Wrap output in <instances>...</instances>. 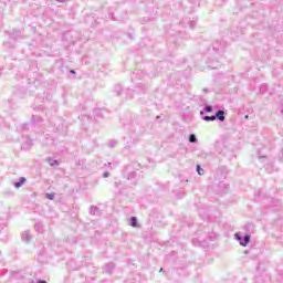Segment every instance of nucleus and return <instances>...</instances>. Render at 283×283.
I'll return each mask as SVG.
<instances>
[{
  "instance_id": "f257e3e1",
  "label": "nucleus",
  "mask_w": 283,
  "mask_h": 283,
  "mask_svg": "<svg viewBox=\"0 0 283 283\" xmlns=\"http://www.w3.org/2000/svg\"><path fill=\"white\" fill-rule=\"evenodd\" d=\"M235 240H238L239 244L241 247H248L249 245V242H251V234H240V233H237L235 234Z\"/></svg>"
},
{
  "instance_id": "f03ea898",
  "label": "nucleus",
  "mask_w": 283,
  "mask_h": 283,
  "mask_svg": "<svg viewBox=\"0 0 283 283\" xmlns=\"http://www.w3.org/2000/svg\"><path fill=\"white\" fill-rule=\"evenodd\" d=\"M148 74L143 72V71H137V72H133L132 74V81H134V78H138V80H143V78H147ZM150 78L156 77V73H151Z\"/></svg>"
},
{
  "instance_id": "7ed1b4c3",
  "label": "nucleus",
  "mask_w": 283,
  "mask_h": 283,
  "mask_svg": "<svg viewBox=\"0 0 283 283\" xmlns=\"http://www.w3.org/2000/svg\"><path fill=\"white\" fill-rule=\"evenodd\" d=\"M147 90V87L140 83H138L135 87V90L128 88L127 92L128 94H130V98H134V92H136L137 94H145V91Z\"/></svg>"
},
{
  "instance_id": "20e7f679",
  "label": "nucleus",
  "mask_w": 283,
  "mask_h": 283,
  "mask_svg": "<svg viewBox=\"0 0 283 283\" xmlns=\"http://www.w3.org/2000/svg\"><path fill=\"white\" fill-rule=\"evenodd\" d=\"M227 113H224L223 109H219L216 112L214 116V120H220V123H224V120H227Z\"/></svg>"
},
{
  "instance_id": "39448f33",
  "label": "nucleus",
  "mask_w": 283,
  "mask_h": 283,
  "mask_svg": "<svg viewBox=\"0 0 283 283\" xmlns=\"http://www.w3.org/2000/svg\"><path fill=\"white\" fill-rule=\"evenodd\" d=\"M124 129L130 132V134H136V124L134 122H128L124 124Z\"/></svg>"
},
{
  "instance_id": "423d86ee",
  "label": "nucleus",
  "mask_w": 283,
  "mask_h": 283,
  "mask_svg": "<svg viewBox=\"0 0 283 283\" xmlns=\"http://www.w3.org/2000/svg\"><path fill=\"white\" fill-rule=\"evenodd\" d=\"M25 182H28V179H25V177H20L19 180L13 184V187H15V189H21Z\"/></svg>"
},
{
  "instance_id": "0eeeda50",
  "label": "nucleus",
  "mask_w": 283,
  "mask_h": 283,
  "mask_svg": "<svg viewBox=\"0 0 283 283\" xmlns=\"http://www.w3.org/2000/svg\"><path fill=\"white\" fill-rule=\"evenodd\" d=\"M9 38L12 41H19V39H21V31L13 30L12 33L9 34Z\"/></svg>"
},
{
  "instance_id": "6e6552de",
  "label": "nucleus",
  "mask_w": 283,
  "mask_h": 283,
  "mask_svg": "<svg viewBox=\"0 0 283 283\" xmlns=\"http://www.w3.org/2000/svg\"><path fill=\"white\" fill-rule=\"evenodd\" d=\"M205 112H206V114H211V112H213V106H211V105H206V106L203 107V109L200 111V116H205Z\"/></svg>"
},
{
  "instance_id": "1a4fd4ad",
  "label": "nucleus",
  "mask_w": 283,
  "mask_h": 283,
  "mask_svg": "<svg viewBox=\"0 0 283 283\" xmlns=\"http://www.w3.org/2000/svg\"><path fill=\"white\" fill-rule=\"evenodd\" d=\"M90 213L91 216H101V209L96 206H91Z\"/></svg>"
},
{
  "instance_id": "9d476101",
  "label": "nucleus",
  "mask_w": 283,
  "mask_h": 283,
  "mask_svg": "<svg viewBox=\"0 0 283 283\" xmlns=\"http://www.w3.org/2000/svg\"><path fill=\"white\" fill-rule=\"evenodd\" d=\"M21 238L23 242H30V240H32V235H30V231H24Z\"/></svg>"
},
{
  "instance_id": "9b49d317",
  "label": "nucleus",
  "mask_w": 283,
  "mask_h": 283,
  "mask_svg": "<svg viewBox=\"0 0 283 283\" xmlns=\"http://www.w3.org/2000/svg\"><path fill=\"white\" fill-rule=\"evenodd\" d=\"M46 163H49L50 167H59V165H60L59 160L51 158V157H49L46 159Z\"/></svg>"
},
{
  "instance_id": "f8f14e48",
  "label": "nucleus",
  "mask_w": 283,
  "mask_h": 283,
  "mask_svg": "<svg viewBox=\"0 0 283 283\" xmlns=\"http://www.w3.org/2000/svg\"><path fill=\"white\" fill-rule=\"evenodd\" d=\"M114 268H115L114 263H108L105 265L104 271H105V273L109 274L114 271Z\"/></svg>"
},
{
  "instance_id": "ddd939ff",
  "label": "nucleus",
  "mask_w": 283,
  "mask_h": 283,
  "mask_svg": "<svg viewBox=\"0 0 283 283\" xmlns=\"http://www.w3.org/2000/svg\"><path fill=\"white\" fill-rule=\"evenodd\" d=\"M31 123L34 125L35 123H43V119L40 116L32 115Z\"/></svg>"
},
{
  "instance_id": "4468645a",
  "label": "nucleus",
  "mask_w": 283,
  "mask_h": 283,
  "mask_svg": "<svg viewBox=\"0 0 283 283\" xmlns=\"http://www.w3.org/2000/svg\"><path fill=\"white\" fill-rule=\"evenodd\" d=\"M129 223H130V227H134V228L138 227V218L130 217Z\"/></svg>"
},
{
  "instance_id": "2eb2a0df",
  "label": "nucleus",
  "mask_w": 283,
  "mask_h": 283,
  "mask_svg": "<svg viewBox=\"0 0 283 283\" xmlns=\"http://www.w3.org/2000/svg\"><path fill=\"white\" fill-rule=\"evenodd\" d=\"M114 92L116 93L117 96H122V94H123V86L115 85Z\"/></svg>"
},
{
  "instance_id": "dca6fc26",
  "label": "nucleus",
  "mask_w": 283,
  "mask_h": 283,
  "mask_svg": "<svg viewBox=\"0 0 283 283\" xmlns=\"http://www.w3.org/2000/svg\"><path fill=\"white\" fill-rule=\"evenodd\" d=\"M202 120H206L207 123H211V122L216 120V117H214V115H212V116L205 115L202 117Z\"/></svg>"
},
{
  "instance_id": "f3484780",
  "label": "nucleus",
  "mask_w": 283,
  "mask_h": 283,
  "mask_svg": "<svg viewBox=\"0 0 283 283\" xmlns=\"http://www.w3.org/2000/svg\"><path fill=\"white\" fill-rule=\"evenodd\" d=\"M188 140L189 143L196 144L198 143V137H196V134H190Z\"/></svg>"
},
{
  "instance_id": "a211bd4d",
  "label": "nucleus",
  "mask_w": 283,
  "mask_h": 283,
  "mask_svg": "<svg viewBox=\"0 0 283 283\" xmlns=\"http://www.w3.org/2000/svg\"><path fill=\"white\" fill-rule=\"evenodd\" d=\"M34 229L38 233H43V226L41 223H35Z\"/></svg>"
},
{
  "instance_id": "6ab92c4d",
  "label": "nucleus",
  "mask_w": 283,
  "mask_h": 283,
  "mask_svg": "<svg viewBox=\"0 0 283 283\" xmlns=\"http://www.w3.org/2000/svg\"><path fill=\"white\" fill-rule=\"evenodd\" d=\"M192 244L193 247H202V242H200L198 239H192Z\"/></svg>"
},
{
  "instance_id": "aec40b11",
  "label": "nucleus",
  "mask_w": 283,
  "mask_h": 283,
  "mask_svg": "<svg viewBox=\"0 0 283 283\" xmlns=\"http://www.w3.org/2000/svg\"><path fill=\"white\" fill-rule=\"evenodd\" d=\"M45 198H48V200H54V192H48Z\"/></svg>"
},
{
  "instance_id": "412c9836",
  "label": "nucleus",
  "mask_w": 283,
  "mask_h": 283,
  "mask_svg": "<svg viewBox=\"0 0 283 283\" xmlns=\"http://www.w3.org/2000/svg\"><path fill=\"white\" fill-rule=\"evenodd\" d=\"M134 178H136V171H132V172L128 175V180H134Z\"/></svg>"
},
{
  "instance_id": "4be33fe9",
  "label": "nucleus",
  "mask_w": 283,
  "mask_h": 283,
  "mask_svg": "<svg viewBox=\"0 0 283 283\" xmlns=\"http://www.w3.org/2000/svg\"><path fill=\"white\" fill-rule=\"evenodd\" d=\"M202 167L200 165H197V172L199 174V176H202Z\"/></svg>"
},
{
  "instance_id": "5701e85b",
  "label": "nucleus",
  "mask_w": 283,
  "mask_h": 283,
  "mask_svg": "<svg viewBox=\"0 0 283 283\" xmlns=\"http://www.w3.org/2000/svg\"><path fill=\"white\" fill-rule=\"evenodd\" d=\"M189 25H190L191 30H193L196 28V21H190Z\"/></svg>"
},
{
  "instance_id": "b1692460",
  "label": "nucleus",
  "mask_w": 283,
  "mask_h": 283,
  "mask_svg": "<svg viewBox=\"0 0 283 283\" xmlns=\"http://www.w3.org/2000/svg\"><path fill=\"white\" fill-rule=\"evenodd\" d=\"M103 178H109V172H108V171H105V172L103 174Z\"/></svg>"
},
{
  "instance_id": "393cba45",
  "label": "nucleus",
  "mask_w": 283,
  "mask_h": 283,
  "mask_svg": "<svg viewBox=\"0 0 283 283\" xmlns=\"http://www.w3.org/2000/svg\"><path fill=\"white\" fill-rule=\"evenodd\" d=\"M115 145H116V142H111V143H109V146H111V147H114Z\"/></svg>"
},
{
  "instance_id": "a878e982",
  "label": "nucleus",
  "mask_w": 283,
  "mask_h": 283,
  "mask_svg": "<svg viewBox=\"0 0 283 283\" xmlns=\"http://www.w3.org/2000/svg\"><path fill=\"white\" fill-rule=\"evenodd\" d=\"M36 283H48L45 280H39Z\"/></svg>"
},
{
  "instance_id": "bb28decb",
  "label": "nucleus",
  "mask_w": 283,
  "mask_h": 283,
  "mask_svg": "<svg viewBox=\"0 0 283 283\" xmlns=\"http://www.w3.org/2000/svg\"><path fill=\"white\" fill-rule=\"evenodd\" d=\"M263 158H266V156H261V155H259V159H260V160H263Z\"/></svg>"
},
{
  "instance_id": "cd10ccee",
  "label": "nucleus",
  "mask_w": 283,
  "mask_h": 283,
  "mask_svg": "<svg viewBox=\"0 0 283 283\" xmlns=\"http://www.w3.org/2000/svg\"><path fill=\"white\" fill-rule=\"evenodd\" d=\"M280 282L283 283V272H282V274L280 276Z\"/></svg>"
},
{
  "instance_id": "c85d7f7f",
  "label": "nucleus",
  "mask_w": 283,
  "mask_h": 283,
  "mask_svg": "<svg viewBox=\"0 0 283 283\" xmlns=\"http://www.w3.org/2000/svg\"><path fill=\"white\" fill-rule=\"evenodd\" d=\"M22 129H28V124H24V125L22 126Z\"/></svg>"
},
{
  "instance_id": "c756f323",
  "label": "nucleus",
  "mask_w": 283,
  "mask_h": 283,
  "mask_svg": "<svg viewBox=\"0 0 283 283\" xmlns=\"http://www.w3.org/2000/svg\"><path fill=\"white\" fill-rule=\"evenodd\" d=\"M70 72H71V74H76V71H74V70H71Z\"/></svg>"
},
{
  "instance_id": "7c9ffc66",
  "label": "nucleus",
  "mask_w": 283,
  "mask_h": 283,
  "mask_svg": "<svg viewBox=\"0 0 283 283\" xmlns=\"http://www.w3.org/2000/svg\"><path fill=\"white\" fill-rule=\"evenodd\" d=\"M60 3H63V2H65L66 0H57Z\"/></svg>"
},
{
  "instance_id": "2f4dec72",
  "label": "nucleus",
  "mask_w": 283,
  "mask_h": 283,
  "mask_svg": "<svg viewBox=\"0 0 283 283\" xmlns=\"http://www.w3.org/2000/svg\"><path fill=\"white\" fill-rule=\"evenodd\" d=\"M107 167H112V163H107V165H106Z\"/></svg>"
},
{
  "instance_id": "473e14b6",
  "label": "nucleus",
  "mask_w": 283,
  "mask_h": 283,
  "mask_svg": "<svg viewBox=\"0 0 283 283\" xmlns=\"http://www.w3.org/2000/svg\"><path fill=\"white\" fill-rule=\"evenodd\" d=\"M163 271H164V269H163V268H160L159 272H160V273H163Z\"/></svg>"
},
{
  "instance_id": "72a5a7b5",
  "label": "nucleus",
  "mask_w": 283,
  "mask_h": 283,
  "mask_svg": "<svg viewBox=\"0 0 283 283\" xmlns=\"http://www.w3.org/2000/svg\"><path fill=\"white\" fill-rule=\"evenodd\" d=\"M125 169H129V166H126Z\"/></svg>"
},
{
  "instance_id": "f704fd0d",
  "label": "nucleus",
  "mask_w": 283,
  "mask_h": 283,
  "mask_svg": "<svg viewBox=\"0 0 283 283\" xmlns=\"http://www.w3.org/2000/svg\"><path fill=\"white\" fill-rule=\"evenodd\" d=\"M29 145H32V142H29Z\"/></svg>"
},
{
  "instance_id": "c9c22d12",
  "label": "nucleus",
  "mask_w": 283,
  "mask_h": 283,
  "mask_svg": "<svg viewBox=\"0 0 283 283\" xmlns=\"http://www.w3.org/2000/svg\"><path fill=\"white\" fill-rule=\"evenodd\" d=\"M126 283H129V282L126 281Z\"/></svg>"
}]
</instances>
